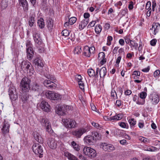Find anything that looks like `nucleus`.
Here are the masks:
<instances>
[{
	"label": "nucleus",
	"instance_id": "1",
	"mask_svg": "<svg viewBox=\"0 0 160 160\" xmlns=\"http://www.w3.org/2000/svg\"><path fill=\"white\" fill-rule=\"evenodd\" d=\"M20 66L22 70L25 73L29 74V75H32L34 72L31 63L28 61H22Z\"/></svg>",
	"mask_w": 160,
	"mask_h": 160
},
{
	"label": "nucleus",
	"instance_id": "2",
	"mask_svg": "<svg viewBox=\"0 0 160 160\" xmlns=\"http://www.w3.org/2000/svg\"><path fill=\"white\" fill-rule=\"evenodd\" d=\"M31 80L28 78L25 77L22 78L20 82V86L22 91L24 92L30 90V85Z\"/></svg>",
	"mask_w": 160,
	"mask_h": 160
},
{
	"label": "nucleus",
	"instance_id": "3",
	"mask_svg": "<svg viewBox=\"0 0 160 160\" xmlns=\"http://www.w3.org/2000/svg\"><path fill=\"white\" fill-rule=\"evenodd\" d=\"M33 151L36 154L39 155V157H42L43 149L42 147L39 143H34L32 147Z\"/></svg>",
	"mask_w": 160,
	"mask_h": 160
},
{
	"label": "nucleus",
	"instance_id": "4",
	"mask_svg": "<svg viewBox=\"0 0 160 160\" xmlns=\"http://www.w3.org/2000/svg\"><path fill=\"white\" fill-rule=\"evenodd\" d=\"M39 120L41 124L46 127L47 132L50 134L53 131L48 119L45 118H40Z\"/></svg>",
	"mask_w": 160,
	"mask_h": 160
},
{
	"label": "nucleus",
	"instance_id": "5",
	"mask_svg": "<svg viewBox=\"0 0 160 160\" xmlns=\"http://www.w3.org/2000/svg\"><path fill=\"white\" fill-rule=\"evenodd\" d=\"M9 95L12 101H15L18 98V93L16 88L13 86H11L8 90Z\"/></svg>",
	"mask_w": 160,
	"mask_h": 160
},
{
	"label": "nucleus",
	"instance_id": "6",
	"mask_svg": "<svg viewBox=\"0 0 160 160\" xmlns=\"http://www.w3.org/2000/svg\"><path fill=\"white\" fill-rule=\"evenodd\" d=\"M89 130L88 127L80 128L76 129L72 132V134L77 138H80L81 136L84 133Z\"/></svg>",
	"mask_w": 160,
	"mask_h": 160
},
{
	"label": "nucleus",
	"instance_id": "7",
	"mask_svg": "<svg viewBox=\"0 0 160 160\" xmlns=\"http://www.w3.org/2000/svg\"><path fill=\"white\" fill-rule=\"evenodd\" d=\"M83 154L90 158H94L96 156V151L91 148L85 147L83 150Z\"/></svg>",
	"mask_w": 160,
	"mask_h": 160
},
{
	"label": "nucleus",
	"instance_id": "8",
	"mask_svg": "<svg viewBox=\"0 0 160 160\" xmlns=\"http://www.w3.org/2000/svg\"><path fill=\"white\" fill-rule=\"evenodd\" d=\"M65 127L67 128H74L76 127V122L75 121L70 119L64 118L62 120Z\"/></svg>",
	"mask_w": 160,
	"mask_h": 160
},
{
	"label": "nucleus",
	"instance_id": "9",
	"mask_svg": "<svg viewBox=\"0 0 160 160\" xmlns=\"http://www.w3.org/2000/svg\"><path fill=\"white\" fill-rule=\"evenodd\" d=\"M46 95L47 98L52 100H57L61 98V96L60 94L52 91L46 92Z\"/></svg>",
	"mask_w": 160,
	"mask_h": 160
},
{
	"label": "nucleus",
	"instance_id": "10",
	"mask_svg": "<svg viewBox=\"0 0 160 160\" xmlns=\"http://www.w3.org/2000/svg\"><path fill=\"white\" fill-rule=\"evenodd\" d=\"M100 147L102 148L103 150L108 152H112L115 149V148L113 145L105 142L100 144Z\"/></svg>",
	"mask_w": 160,
	"mask_h": 160
},
{
	"label": "nucleus",
	"instance_id": "11",
	"mask_svg": "<svg viewBox=\"0 0 160 160\" xmlns=\"http://www.w3.org/2000/svg\"><path fill=\"white\" fill-rule=\"evenodd\" d=\"M92 136L88 135L84 137L83 140L84 143L89 144L93 145L95 142V139Z\"/></svg>",
	"mask_w": 160,
	"mask_h": 160
},
{
	"label": "nucleus",
	"instance_id": "12",
	"mask_svg": "<svg viewBox=\"0 0 160 160\" xmlns=\"http://www.w3.org/2000/svg\"><path fill=\"white\" fill-rule=\"evenodd\" d=\"M30 90L27 91V92H24L22 91L21 93V99L23 103L25 104L28 102V99L29 97V91Z\"/></svg>",
	"mask_w": 160,
	"mask_h": 160
},
{
	"label": "nucleus",
	"instance_id": "13",
	"mask_svg": "<svg viewBox=\"0 0 160 160\" xmlns=\"http://www.w3.org/2000/svg\"><path fill=\"white\" fill-rule=\"evenodd\" d=\"M35 17L34 13H30L28 20V23L30 27H34L36 25Z\"/></svg>",
	"mask_w": 160,
	"mask_h": 160
},
{
	"label": "nucleus",
	"instance_id": "14",
	"mask_svg": "<svg viewBox=\"0 0 160 160\" xmlns=\"http://www.w3.org/2000/svg\"><path fill=\"white\" fill-rule=\"evenodd\" d=\"M33 37L36 45L42 44V40L40 37V34L36 32H34L33 33Z\"/></svg>",
	"mask_w": 160,
	"mask_h": 160
},
{
	"label": "nucleus",
	"instance_id": "15",
	"mask_svg": "<svg viewBox=\"0 0 160 160\" xmlns=\"http://www.w3.org/2000/svg\"><path fill=\"white\" fill-rule=\"evenodd\" d=\"M45 86L49 89L55 88L56 87V84L49 80H46L43 82Z\"/></svg>",
	"mask_w": 160,
	"mask_h": 160
},
{
	"label": "nucleus",
	"instance_id": "16",
	"mask_svg": "<svg viewBox=\"0 0 160 160\" xmlns=\"http://www.w3.org/2000/svg\"><path fill=\"white\" fill-rule=\"evenodd\" d=\"M40 107L45 112H48L50 111V106L48 102L45 100L42 101L40 104Z\"/></svg>",
	"mask_w": 160,
	"mask_h": 160
},
{
	"label": "nucleus",
	"instance_id": "17",
	"mask_svg": "<svg viewBox=\"0 0 160 160\" xmlns=\"http://www.w3.org/2000/svg\"><path fill=\"white\" fill-rule=\"evenodd\" d=\"M149 99L153 104H157L159 101L158 95L155 93L150 94L149 96Z\"/></svg>",
	"mask_w": 160,
	"mask_h": 160
},
{
	"label": "nucleus",
	"instance_id": "18",
	"mask_svg": "<svg viewBox=\"0 0 160 160\" xmlns=\"http://www.w3.org/2000/svg\"><path fill=\"white\" fill-rule=\"evenodd\" d=\"M57 141L53 138H49L48 140V144L49 147L52 149L56 148L57 144Z\"/></svg>",
	"mask_w": 160,
	"mask_h": 160
},
{
	"label": "nucleus",
	"instance_id": "19",
	"mask_svg": "<svg viewBox=\"0 0 160 160\" xmlns=\"http://www.w3.org/2000/svg\"><path fill=\"white\" fill-rule=\"evenodd\" d=\"M31 88V90L37 92H40L42 90L41 86L39 83L36 82H33L32 84Z\"/></svg>",
	"mask_w": 160,
	"mask_h": 160
},
{
	"label": "nucleus",
	"instance_id": "20",
	"mask_svg": "<svg viewBox=\"0 0 160 160\" xmlns=\"http://www.w3.org/2000/svg\"><path fill=\"white\" fill-rule=\"evenodd\" d=\"M33 64L36 68L41 69L43 66L42 60L38 58L35 59L33 60Z\"/></svg>",
	"mask_w": 160,
	"mask_h": 160
},
{
	"label": "nucleus",
	"instance_id": "21",
	"mask_svg": "<svg viewBox=\"0 0 160 160\" xmlns=\"http://www.w3.org/2000/svg\"><path fill=\"white\" fill-rule=\"evenodd\" d=\"M20 5L22 7L25 12H27L28 10V4L27 0H19Z\"/></svg>",
	"mask_w": 160,
	"mask_h": 160
},
{
	"label": "nucleus",
	"instance_id": "22",
	"mask_svg": "<svg viewBox=\"0 0 160 160\" xmlns=\"http://www.w3.org/2000/svg\"><path fill=\"white\" fill-rule=\"evenodd\" d=\"M33 134L34 138L36 141L40 143H43V139L39 133L35 131L33 132Z\"/></svg>",
	"mask_w": 160,
	"mask_h": 160
},
{
	"label": "nucleus",
	"instance_id": "23",
	"mask_svg": "<svg viewBox=\"0 0 160 160\" xmlns=\"http://www.w3.org/2000/svg\"><path fill=\"white\" fill-rule=\"evenodd\" d=\"M9 127L10 124L8 122H5L3 123V126L2 129V132L3 134H5L9 132Z\"/></svg>",
	"mask_w": 160,
	"mask_h": 160
},
{
	"label": "nucleus",
	"instance_id": "24",
	"mask_svg": "<svg viewBox=\"0 0 160 160\" xmlns=\"http://www.w3.org/2000/svg\"><path fill=\"white\" fill-rule=\"evenodd\" d=\"M27 58L29 60H31L34 55V51L32 48L26 49Z\"/></svg>",
	"mask_w": 160,
	"mask_h": 160
},
{
	"label": "nucleus",
	"instance_id": "25",
	"mask_svg": "<svg viewBox=\"0 0 160 160\" xmlns=\"http://www.w3.org/2000/svg\"><path fill=\"white\" fill-rule=\"evenodd\" d=\"M160 28V24L158 23H153L152 25V28L151 29L153 30L154 34L156 35L158 33Z\"/></svg>",
	"mask_w": 160,
	"mask_h": 160
},
{
	"label": "nucleus",
	"instance_id": "26",
	"mask_svg": "<svg viewBox=\"0 0 160 160\" xmlns=\"http://www.w3.org/2000/svg\"><path fill=\"white\" fill-rule=\"evenodd\" d=\"M89 22L88 19H84L82 21L79 25V29L82 30L87 25Z\"/></svg>",
	"mask_w": 160,
	"mask_h": 160
},
{
	"label": "nucleus",
	"instance_id": "27",
	"mask_svg": "<svg viewBox=\"0 0 160 160\" xmlns=\"http://www.w3.org/2000/svg\"><path fill=\"white\" fill-rule=\"evenodd\" d=\"M47 26L49 30L52 31L53 29V21L51 18H49L47 20Z\"/></svg>",
	"mask_w": 160,
	"mask_h": 160
},
{
	"label": "nucleus",
	"instance_id": "28",
	"mask_svg": "<svg viewBox=\"0 0 160 160\" xmlns=\"http://www.w3.org/2000/svg\"><path fill=\"white\" fill-rule=\"evenodd\" d=\"M83 50V54L86 57H90L91 54L89 51V47L88 46H86L84 47Z\"/></svg>",
	"mask_w": 160,
	"mask_h": 160
},
{
	"label": "nucleus",
	"instance_id": "29",
	"mask_svg": "<svg viewBox=\"0 0 160 160\" xmlns=\"http://www.w3.org/2000/svg\"><path fill=\"white\" fill-rule=\"evenodd\" d=\"M107 69L105 67H103L100 69L99 75L101 78H103L106 73Z\"/></svg>",
	"mask_w": 160,
	"mask_h": 160
},
{
	"label": "nucleus",
	"instance_id": "30",
	"mask_svg": "<svg viewBox=\"0 0 160 160\" xmlns=\"http://www.w3.org/2000/svg\"><path fill=\"white\" fill-rule=\"evenodd\" d=\"M65 156L68 157V159L70 160H77L78 158L75 156L71 154L68 152L64 153Z\"/></svg>",
	"mask_w": 160,
	"mask_h": 160
},
{
	"label": "nucleus",
	"instance_id": "31",
	"mask_svg": "<svg viewBox=\"0 0 160 160\" xmlns=\"http://www.w3.org/2000/svg\"><path fill=\"white\" fill-rule=\"evenodd\" d=\"M56 112L59 115H63L65 114V107H64V108L63 110L62 108L61 107H58V108L56 111Z\"/></svg>",
	"mask_w": 160,
	"mask_h": 160
},
{
	"label": "nucleus",
	"instance_id": "32",
	"mask_svg": "<svg viewBox=\"0 0 160 160\" xmlns=\"http://www.w3.org/2000/svg\"><path fill=\"white\" fill-rule=\"evenodd\" d=\"M123 117V115L121 114H119L117 115H116L114 116L113 117H110L109 119L110 120H120Z\"/></svg>",
	"mask_w": 160,
	"mask_h": 160
},
{
	"label": "nucleus",
	"instance_id": "33",
	"mask_svg": "<svg viewBox=\"0 0 160 160\" xmlns=\"http://www.w3.org/2000/svg\"><path fill=\"white\" fill-rule=\"evenodd\" d=\"M38 25L41 28H42L44 27V20L42 18H41L40 20L38 21Z\"/></svg>",
	"mask_w": 160,
	"mask_h": 160
},
{
	"label": "nucleus",
	"instance_id": "34",
	"mask_svg": "<svg viewBox=\"0 0 160 160\" xmlns=\"http://www.w3.org/2000/svg\"><path fill=\"white\" fill-rule=\"evenodd\" d=\"M114 133H116V135L119 136L120 137H123L125 136V133L123 130L117 129L115 132Z\"/></svg>",
	"mask_w": 160,
	"mask_h": 160
},
{
	"label": "nucleus",
	"instance_id": "35",
	"mask_svg": "<svg viewBox=\"0 0 160 160\" xmlns=\"http://www.w3.org/2000/svg\"><path fill=\"white\" fill-rule=\"evenodd\" d=\"M92 136L94 137V138L95 139V142L98 140L99 139L101 138L100 135L97 132H93L92 133Z\"/></svg>",
	"mask_w": 160,
	"mask_h": 160
},
{
	"label": "nucleus",
	"instance_id": "36",
	"mask_svg": "<svg viewBox=\"0 0 160 160\" xmlns=\"http://www.w3.org/2000/svg\"><path fill=\"white\" fill-rule=\"evenodd\" d=\"M82 51L81 47L80 46H77L75 48L74 50V54H79Z\"/></svg>",
	"mask_w": 160,
	"mask_h": 160
},
{
	"label": "nucleus",
	"instance_id": "37",
	"mask_svg": "<svg viewBox=\"0 0 160 160\" xmlns=\"http://www.w3.org/2000/svg\"><path fill=\"white\" fill-rule=\"evenodd\" d=\"M102 30V27L101 25L98 24L96 26L95 30V32L97 34H99Z\"/></svg>",
	"mask_w": 160,
	"mask_h": 160
},
{
	"label": "nucleus",
	"instance_id": "38",
	"mask_svg": "<svg viewBox=\"0 0 160 160\" xmlns=\"http://www.w3.org/2000/svg\"><path fill=\"white\" fill-rule=\"evenodd\" d=\"M36 47L38 48V50L39 52L42 53L44 52V48L43 47V45L42 43V44L38 45H36Z\"/></svg>",
	"mask_w": 160,
	"mask_h": 160
},
{
	"label": "nucleus",
	"instance_id": "39",
	"mask_svg": "<svg viewBox=\"0 0 160 160\" xmlns=\"http://www.w3.org/2000/svg\"><path fill=\"white\" fill-rule=\"evenodd\" d=\"M71 145L73 147V148L76 151H78L79 150L78 147V145L74 141H73L71 142Z\"/></svg>",
	"mask_w": 160,
	"mask_h": 160
},
{
	"label": "nucleus",
	"instance_id": "40",
	"mask_svg": "<svg viewBox=\"0 0 160 160\" xmlns=\"http://www.w3.org/2000/svg\"><path fill=\"white\" fill-rule=\"evenodd\" d=\"M88 73L90 77H94L95 75V71L92 68L88 69Z\"/></svg>",
	"mask_w": 160,
	"mask_h": 160
},
{
	"label": "nucleus",
	"instance_id": "41",
	"mask_svg": "<svg viewBox=\"0 0 160 160\" xmlns=\"http://www.w3.org/2000/svg\"><path fill=\"white\" fill-rule=\"evenodd\" d=\"M77 21V18L75 17H72L70 18L69 20V24L72 25L75 23Z\"/></svg>",
	"mask_w": 160,
	"mask_h": 160
},
{
	"label": "nucleus",
	"instance_id": "42",
	"mask_svg": "<svg viewBox=\"0 0 160 160\" xmlns=\"http://www.w3.org/2000/svg\"><path fill=\"white\" fill-rule=\"evenodd\" d=\"M70 33V32L67 29L64 30L62 32V35L65 37H67L69 36Z\"/></svg>",
	"mask_w": 160,
	"mask_h": 160
},
{
	"label": "nucleus",
	"instance_id": "43",
	"mask_svg": "<svg viewBox=\"0 0 160 160\" xmlns=\"http://www.w3.org/2000/svg\"><path fill=\"white\" fill-rule=\"evenodd\" d=\"M147 95V93L144 92H142L139 94V97L142 99H145Z\"/></svg>",
	"mask_w": 160,
	"mask_h": 160
},
{
	"label": "nucleus",
	"instance_id": "44",
	"mask_svg": "<svg viewBox=\"0 0 160 160\" xmlns=\"http://www.w3.org/2000/svg\"><path fill=\"white\" fill-rule=\"evenodd\" d=\"M129 45L131 46V48L133 47L135 49L138 47V44L132 40L130 42Z\"/></svg>",
	"mask_w": 160,
	"mask_h": 160
},
{
	"label": "nucleus",
	"instance_id": "45",
	"mask_svg": "<svg viewBox=\"0 0 160 160\" xmlns=\"http://www.w3.org/2000/svg\"><path fill=\"white\" fill-rule=\"evenodd\" d=\"M78 84L80 88L82 90H84V84L82 81H78Z\"/></svg>",
	"mask_w": 160,
	"mask_h": 160
},
{
	"label": "nucleus",
	"instance_id": "46",
	"mask_svg": "<svg viewBox=\"0 0 160 160\" xmlns=\"http://www.w3.org/2000/svg\"><path fill=\"white\" fill-rule=\"evenodd\" d=\"M1 6L2 8H6L8 6L7 2H6L5 0H2L1 3Z\"/></svg>",
	"mask_w": 160,
	"mask_h": 160
},
{
	"label": "nucleus",
	"instance_id": "47",
	"mask_svg": "<svg viewBox=\"0 0 160 160\" xmlns=\"http://www.w3.org/2000/svg\"><path fill=\"white\" fill-rule=\"evenodd\" d=\"M32 44L31 43L30 41L28 40H27L26 42V46L27 47L26 49L32 48Z\"/></svg>",
	"mask_w": 160,
	"mask_h": 160
},
{
	"label": "nucleus",
	"instance_id": "48",
	"mask_svg": "<svg viewBox=\"0 0 160 160\" xmlns=\"http://www.w3.org/2000/svg\"><path fill=\"white\" fill-rule=\"evenodd\" d=\"M128 122L131 127L135 125L136 123V121H134V119L133 118L129 119Z\"/></svg>",
	"mask_w": 160,
	"mask_h": 160
},
{
	"label": "nucleus",
	"instance_id": "49",
	"mask_svg": "<svg viewBox=\"0 0 160 160\" xmlns=\"http://www.w3.org/2000/svg\"><path fill=\"white\" fill-rule=\"evenodd\" d=\"M139 140H140L142 142L144 143H146V142H148V139L146 138L140 136L139 138Z\"/></svg>",
	"mask_w": 160,
	"mask_h": 160
},
{
	"label": "nucleus",
	"instance_id": "50",
	"mask_svg": "<svg viewBox=\"0 0 160 160\" xmlns=\"http://www.w3.org/2000/svg\"><path fill=\"white\" fill-rule=\"evenodd\" d=\"M96 21H93L89 23L88 26V28H90L93 27L96 23Z\"/></svg>",
	"mask_w": 160,
	"mask_h": 160
},
{
	"label": "nucleus",
	"instance_id": "51",
	"mask_svg": "<svg viewBox=\"0 0 160 160\" xmlns=\"http://www.w3.org/2000/svg\"><path fill=\"white\" fill-rule=\"evenodd\" d=\"M92 124L93 126L97 128H102V126L100 125L98 123H96L94 122H92Z\"/></svg>",
	"mask_w": 160,
	"mask_h": 160
},
{
	"label": "nucleus",
	"instance_id": "52",
	"mask_svg": "<svg viewBox=\"0 0 160 160\" xmlns=\"http://www.w3.org/2000/svg\"><path fill=\"white\" fill-rule=\"evenodd\" d=\"M105 55L104 52H101L99 53L98 58L100 59L104 58H105Z\"/></svg>",
	"mask_w": 160,
	"mask_h": 160
},
{
	"label": "nucleus",
	"instance_id": "53",
	"mask_svg": "<svg viewBox=\"0 0 160 160\" xmlns=\"http://www.w3.org/2000/svg\"><path fill=\"white\" fill-rule=\"evenodd\" d=\"M118 125L121 127L125 128H127V124L124 122H121L118 123Z\"/></svg>",
	"mask_w": 160,
	"mask_h": 160
},
{
	"label": "nucleus",
	"instance_id": "54",
	"mask_svg": "<svg viewBox=\"0 0 160 160\" xmlns=\"http://www.w3.org/2000/svg\"><path fill=\"white\" fill-rule=\"evenodd\" d=\"M125 42L126 43L128 44L130 43L132 40H131L129 38L128 36H126L124 38Z\"/></svg>",
	"mask_w": 160,
	"mask_h": 160
},
{
	"label": "nucleus",
	"instance_id": "55",
	"mask_svg": "<svg viewBox=\"0 0 160 160\" xmlns=\"http://www.w3.org/2000/svg\"><path fill=\"white\" fill-rule=\"evenodd\" d=\"M132 75H134L136 76H139L140 75V72L139 71H134L133 72Z\"/></svg>",
	"mask_w": 160,
	"mask_h": 160
},
{
	"label": "nucleus",
	"instance_id": "56",
	"mask_svg": "<svg viewBox=\"0 0 160 160\" xmlns=\"http://www.w3.org/2000/svg\"><path fill=\"white\" fill-rule=\"evenodd\" d=\"M116 96L117 97V94L116 92L115 91L114 89H112L111 92V96L112 97H113V98L115 97V96Z\"/></svg>",
	"mask_w": 160,
	"mask_h": 160
},
{
	"label": "nucleus",
	"instance_id": "57",
	"mask_svg": "<svg viewBox=\"0 0 160 160\" xmlns=\"http://www.w3.org/2000/svg\"><path fill=\"white\" fill-rule=\"evenodd\" d=\"M118 52L121 55H123V56L125 55V52L124 49L123 48H120L119 49Z\"/></svg>",
	"mask_w": 160,
	"mask_h": 160
},
{
	"label": "nucleus",
	"instance_id": "58",
	"mask_svg": "<svg viewBox=\"0 0 160 160\" xmlns=\"http://www.w3.org/2000/svg\"><path fill=\"white\" fill-rule=\"evenodd\" d=\"M151 2L150 1H148L147 2L146 4V9L148 10L150 8V7H151Z\"/></svg>",
	"mask_w": 160,
	"mask_h": 160
},
{
	"label": "nucleus",
	"instance_id": "59",
	"mask_svg": "<svg viewBox=\"0 0 160 160\" xmlns=\"http://www.w3.org/2000/svg\"><path fill=\"white\" fill-rule=\"evenodd\" d=\"M75 35L73 33L72 34H71L70 36H69L68 38L69 39H70L72 41H74L75 39Z\"/></svg>",
	"mask_w": 160,
	"mask_h": 160
},
{
	"label": "nucleus",
	"instance_id": "60",
	"mask_svg": "<svg viewBox=\"0 0 160 160\" xmlns=\"http://www.w3.org/2000/svg\"><path fill=\"white\" fill-rule=\"evenodd\" d=\"M156 42L157 40L156 39H153L151 41L150 44L152 46H154L156 45Z\"/></svg>",
	"mask_w": 160,
	"mask_h": 160
},
{
	"label": "nucleus",
	"instance_id": "61",
	"mask_svg": "<svg viewBox=\"0 0 160 160\" xmlns=\"http://www.w3.org/2000/svg\"><path fill=\"white\" fill-rule=\"evenodd\" d=\"M160 74V70H156L154 73L153 75L154 77H157Z\"/></svg>",
	"mask_w": 160,
	"mask_h": 160
},
{
	"label": "nucleus",
	"instance_id": "62",
	"mask_svg": "<svg viewBox=\"0 0 160 160\" xmlns=\"http://www.w3.org/2000/svg\"><path fill=\"white\" fill-rule=\"evenodd\" d=\"M90 52H91V54H93L94 52V51H95V48L94 47H91L90 48Z\"/></svg>",
	"mask_w": 160,
	"mask_h": 160
},
{
	"label": "nucleus",
	"instance_id": "63",
	"mask_svg": "<svg viewBox=\"0 0 160 160\" xmlns=\"http://www.w3.org/2000/svg\"><path fill=\"white\" fill-rule=\"evenodd\" d=\"M121 59V57L120 56L118 57L117 59L116 63L117 65H118V66H119V64L120 62Z\"/></svg>",
	"mask_w": 160,
	"mask_h": 160
},
{
	"label": "nucleus",
	"instance_id": "64",
	"mask_svg": "<svg viewBox=\"0 0 160 160\" xmlns=\"http://www.w3.org/2000/svg\"><path fill=\"white\" fill-rule=\"evenodd\" d=\"M83 17L85 19H88V18L90 17V14L88 12L85 13L84 14Z\"/></svg>",
	"mask_w": 160,
	"mask_h": 160
}]
</instances>
